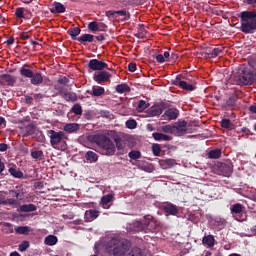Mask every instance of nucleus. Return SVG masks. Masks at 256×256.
Listing matches in <instances>:
<instances>
[{
    "label": "nucleus",
    "mask_w": 256,
    "mask_h": 256,
    "mask_svg": "<svg viewBox=\"0 0 256 256\" xmlns=\"http://www.w3.org/2000/svg\"><path fill=\"white\" fill-rule=\"evenodd\" d=\"M240 30L245 34H253L256 31V12L244 11L240 14Z\"/></svg>",
    "instance_id": "obj_1"
},
{
    "label": "nucleus",
    "mask_w": 256,
    "mask_h": 256,
    "mask_svg": "<svg viewBox=\"0 0 256 256\" xmlns=\"http://www.w3.org/2000/svg\"><path fill=\"white\" fill-rule=\"evenodd\" d=\"M113 256H123L131 247V243L126 239L112 238L108 243Z\"/></svg>",
    "instance_id": "obj_2"
},
{
    "label": "nucleus",
    "mask_w": 256,
    "mask_h": 256,
    "mask_svg": "<svg viewBox=\"0 0 256 256\" xmlns=\"http://www.w3.org/2000/svg\"><path fill=\"white\" fill-rule=\"evenodd\" d=\"M96 144L101 149L103 155L113 156L116 152L114 143L105 135L98 136L95 139Z\"/></svg>",
    "instance_id": "obj_3"
},
{
    "label": "nucleus",
    "mask_w": 256,
    "mask_h": 256,
    "mask_svg": "<svg viewBox=\"0 0 256 256\" xmlns=\"http://www.w3.org/2000/svg\"><path fill=\"white\" fill-rule=\"evenodd\" d=\"M237 84L240 86H249L255 83L256 78L250 71H242V74L236 76Z\"/></svg>",
    "instance_id": "obj_4"
},
{
    "label": "nucleus",
    "mask_w": 256,
    "mask_h": 256,
    "mask_svg": "<svg viewBox=\"0 0 256 256\" xmlns=\"http://www.w3.org/2000/svg\"><path fill=\"white\" fill-rule=\"evenodd\" d=\"M141 221L143 223L145 233L154 232L160 225L158 220L151 215L144 216Z\"/></svg>",
    "instance_id": "obj_5"
},
{
    "label": "nucleus",
    "mask_w": 256,
    "mask_h": 256,
    "mask_svg": "<svg viewBox=\"0 0 256 256\" xmlns=\"http://www.w3.org/2000/svg\"><path fill=\"white\" fill-rule=\"evenodd\" d=\"M48 134L50 135V144L54 149H59V144L64 139L65 134L61 131L56 132L55 130H49Z\"/></svg>",
    "instance_id": "obj_6"
},
{
    "label": "nucleus",
    "mask_w": 256,
    "mask_h": 256,
    "mask_svg": "<svg viewBox=\"0 0 256 256\" xmlns=\"http://www.w3.org/2000/svg\"><path fill=\"white\" fill-rule=\"evenodd\" d=\"M172 85L178 86L185 91L192 92L196 89L195 84L189 83L188 81H182L181 76H177L171 81Z\"/></svg>",
    "instance_id": "obj_7"
},
{
    "label": "nucleus",
    "mask_w": 256,
    "mask_h": 256,
    "mask_svg": "<svg viewBox=\"0 0 256 256\" xmlns=\"http://www.w3.org/2000/svg\"><path fill=\"white\" fill-rule=\"evenodd\" d=\"M88 68L91 71H103L104 69H108V65L104 60H97L96 58H93L92 60H89L88 62Z\"/></svg>",
    "instance_id": "obj_8"
},
{
    "label": "nucleus",
    "mask_w": 256,
    "mask_h": 256,
    "mask_svg": "<svg viewBox=\"0 0 256 256\" xmlns=\"http://www.w3.org/2000/svg\"><path fill=\"white\" fill-rule=\"evenodd\" d=\"M230 210L237 221L242 222L245 220V218H243L245 207L242 204H234L231 206Z\"/></svg>",
    "instance_id": "obj_9"
},
{
    "label": "nucleus",
    "mask_w": 256,
    "mask_h": 256,
    "mask_svg": "<svg viewBox=\"0 0 256 256\" xmlns=\"http://www.w3.org/2000/svg\"><path fill=\"white\" fill-rule=\"evenodd\" d=\"M168 107L167 103L162 102L159 105L152 106L147 110V113L150 117H156L162 114L163 110Z\"/></svg>",
    "instance_id": "obj_10"
},
{
    "label": "nucleus",
    "mask_w": 256,
    "mask_h": 256,
    "mask_svg": "<svg viewBox=\"0 0 256 256\" xmlns=\"http://www.w3.org/2000/svg\"><path fill=\"white\" fill-rule=\"evenodd\" d=\"M111 77H112L111 74L102 70V71H99L97 74H94L93 80L98 84H102V83L109 82Z\"/></svg>",
    "instance_id": "obj_11"
},
{
    "label": "nucleus",
    "mask_w": 256,
    "mask_h": 256,
    "mask_svg": "<svg viewBox=\"0 0 256 256\" xmlns=\"http://www.w3.org/2000/svg\"><path fill=\"white\" fill-rule=\"evenodd\" d=\"M59 94L60 96L66 101V102H76L77 101V95L76 93L70 92L68 93L66 89L63 87L59 88Z\"/></svg>",
    "instance_id": "obj_12"
},
{
    "label": "nucleus",
    "mask_w": 256,
    "mask_h": 256,
    "mask_svg": "<svg viewBox=\"0 0 256 256\" xmlns=\"http://www.w3.org/2000/svg\"><path fill=\"white\" fill-rule=\"evenodd\" d=\"M114 195L112 193H109L107 195H104L102 198H101V201H100V205L104 208V209H108L113 201H114Z\"/></svg>",
    "instance_id": "obj_13"
},
{
    "label": "nucleus",
    "mask_w": 256,
    "mask_h": 256,
    "mask_svg": "<svg viewBox=\"0 0 256 256\" xmlns=\"http://www.w3.org/2000/svg\"><path fill=\"white\" fill-rule=\"evenodd\" d=\"M224 49V46L221 45L216 46V48H207L206 54H208L211 58H215L223 54Z\"/></svg>",
    "instance_id": "obj_14"
},
{
    "label": "nucleus",
    "mask_w": 256,
    "mask_h": 256,
    "mask_svg": "<svg viewBox=\"0 0 256 256\" xmlns=\"http://www.w3.org/2000/svg\"><path fill=\"white\" fill-rule=\"evenodd\" d=\"M0 84L14 86L15 85V77H13L9 74H3L0 76Z\"/></svg>",
    "instance_id": "obj_15"
},
{
    "label": "nucleus",
    "mask_w": 256,
    "mask_h": 256,
    "mask_svg": "<svg viewBox=\"0 0 256 256\" xmlns=\"http://www.w3.org/2000/svg\"><path fill=\"white\" fill-rule=\"evenodd\" d=\"M66 8L65 6H63V4H61V2H53L51 8H50V12L53 14H61V13H65Z\"/></svg>",
    "instance_id": "obj_16"
},
{
    "label": "nucleus",
    "mask_w": 256,
    "mask_h": 256,
    "mask_svg": "<svg viewBox=\"0 0 256 256\" xmlns=\"http://www.w3.org/2000/svg\"><path fill=\"white\" fill-rule=\"evenodd\" d=\"M99 214H100L99 211L90 209L85 212L84 219L86 222H92L99 216Z\"/></svg>",
    "instance_id": "obj_17"
},
{
    "label": "nucleus",
    "mask_w": 256,
    "mask_h": 256,
    "mask_svg": "<svg viewBox=\"0 0 256 256\" xmlns=\"http://www.w3.org/2000/svg\"><path fill=\"white\" fill-rule=\"evenodd\" d=\"M174 129L176 130V133L178 135H183L187 132V122L186 121H179L176 123V126H174Z\"/></svg>",
    "instance_id": "obj_18"
},
{
    "label": "nucleus",
    "mask_w": 256,
    "mask_h": 256,
    "mask_svg": "<svg viewBox=\"0 0 256 256\" xmlns=\"http://www.w3.org/2000/svg\"><path fill=\"white\" fill-rule=\"evenodd\" d=\"M30 83L33 86H39V85L43 84V74L42 73L32 74V77L30 78Z\"/></svg>",
    "instance_id": "obj_19"
},
{
    "label": "nucleus",
    "mask_w": 256,
    "mask_h": 256,
    "mask_svg": "<svg viewBox=\"0 0 256 256\" xmlns=\"http://www.w3.org/2000/svg\"><path fill=\"white\" fill-rule=\"evenodd\" d=\"M165 213L169 214V215H177L179 210L177 208V206L171 204V203H167L164 207H163Z\"/></svg>",
    "instance_id": "obj_20"
},
{
    "label": "nucleus",
    "mask_w": 256,
    "mask_h": 256,
    "mask_svg": "<svg viewBox=\"0 0 256 256\" xmlns=\"http://www.w3.org/2000/svg\"><path fill=\"white\" fill-rule=\"evenodd\" d=\"M0 204L2 205H9V206H12L14 208H17V206H19L21 203H19V201L17 199H13V198H10V199H0Z\"/></svg>",
    "instance_id": "obj_21"
},
{
    "label": "nucleus",
    "mask_w": 256,
    "mask_h": 256,
    "mask_svg": "<svg viewBox=\"0 0 256 256\" xmlns=\"http://www.w3.org/2000/svg\"><path fill=\"white\" fill-rule=\"evenodd\" d=\"M152 137L156 140V141H171L172 137L169 135H165L162 133H153Z\"/></svg>",
    "instance_id": "obj_22"
},
{
    "label": "nucleus",
    "mask_w": 256,
    "mask_h": 256,
    "mask_svg": "<svg viewBox=\"0 0 256 256\" xmlns=\"http://www.w3.org/2000/svg\"><path fill=\"white\" fill-rule=\"evenodd\" d=\"M81 33L80 28H78L77 26L75 28H70L69 30H67V34L71 36L72 40H77L78 38L77 36Z\"/></svg>",
    "instance_id": "obj_23"
},
{
    "label": "nucleus",
    "mask_w": 256,
    "mask_h": 256,
    "mask_svg": "<svg viewBox=\"0 0 256 256\" xmlns=\"http://www.w3.org/2000/svg\"><path fill=\"white\" fill-rule=\"evenodd\" d=\"M37 210V206L34 204H24L20 206V211L24 213H29Z\"/></svg>",
    "instance_id": "obj_24"
},
{
    "label": "nucleus",
    "mask_w": 256,
    "mask_h": 256,
    "mask_svg": "<svg viewBox=\"0 0 256 256\" xmlns=\"http://www.w3.org/2000/svg\"><path fill=\"white\" fill-rule=\"evenodd\" d=\"M14 230H15L16 234L29 235V232H31V227L19 226V227H16Z\"/></svg>",
    "instance_id": "obj_25"
},
{
    "label": "nucleus",
    "mask_w": 256,
    "mask_h": 256,
    "mask_svg": "<svg viewBox=\"0 0 256 256\" xmlns=\"http://www.w3.org/2000/svg\"><path fill=\"white\" fill-rule=\"evenodd\" d=\"M94 40V36L93 34H82V36H80V38H77V41L80 43H92Z\"/></svg>",
    "instance_id": "obj_26"
},
{
    "label": "nucleus",
    "mask_w": 256,
    "mask_h": 256,
    "mask_svg": "<svg viewBox=\"0 0 256 256\" xmlns=\"http://www.w3.org/2000/svg\"><path fill=\"white\" fill-rule=\"evenodd\" d=\"M85 158L89 163H95L98 161V155L93 151H88L85 154Z\"/></svg>",
    "instance_id": "obj_27"
},
{
    "label": "nucleus",
    "mask_w": 256,
    "mask_h": 256,
    "mask_svg": "<svg viewBox=\"0 0 256 256\" xmlns=\"http://www.w3.org/2000/svg\"><path fill=\"white\" fill-rule=\"evenodd\" d=\"M25 67H29V65H25L24 67H22L20 69V75L24 78H28V79H31V77H33V71L25 68Z\"/></svg>",
    "instance_id": "obj_28"
},
{
    "label": "nucleus",
    "mask_w": 256,
    "mask_h": 256,
    "mask_svg": "<svg viewBox=\"0 0 256 256\" xmlns=\"http://www.w3.org/2000/svg\"><path fill=\"white\" fill-rule=\"evenodd\" d=\"M202 243L208 247H213L215 245V238L213 235L205 236Z\"/></svg>",
    "instance_id": "obj_29"
},
{
    "label": "nucleus",
    "mask_w": 256,
    "mask_h": 256,
    "mask_svg": "<svg viewBox=\"0 0 256 256\" xmlns=\"http://www.w3.org/2000/svg\"><path fill=\"white\" fill-rule=\"evenodd\" d=\"M115 90L119 94L129 93L131 91L130 87L125 83L117 85Z\"/></svg>",
    "instance_id": "obj_30"
},
{
    "label": "nucleus",
    "mask_w": 256,
    "mask_h": 256,
    "mask_svg": "<svg viewBox=\"0 0 256 256\" xmlns=\"http://www.w3.org/2000/svg\"><path fill=\"white\" fill-rule=\"evenodd\" d=\"M90 94L94 97H100L105 94V89L103 87L94 86Z\"/></svg>",
    "instance_id": "obj_31"
},
{
    "label": "nucleus",
    "mask_w": 256,
    "mask_h": 256,
    "mask_svg": "<svg viewBox=\"0 0 256 256\" xmlns=\"http://www.w3.org/2000/svg\"><path fill=\"white\" fill-rule=\"evenodd\" d=\"M59 240L57 239V236L55 235H49L45 238L44 243L48 246H53L57 244Z\"/></svg>",
    "instance_id": "obj_32"
},
{
    "label": "nucleus",
    "mask_w": 256,
    "mask_h": 256,
    "mask_svg": "<svg viewBox=\"0 0 256 256\" xmlns=\"http://www.w3.org/2000/svg\"><path fill=\"white\" fill-rule=\"evenodd\" d=\"M165 115L169 117L170 120H176L179 116V112L176 109H169L165 112Z\"/></svg>",
    "instance_id": "obj_33"
},
{
    "label": "nucleus",
    "mask_w": 256,
    "mask_h": 256,
    "mask_svg": "<svg viewBox=\"0 0 256 256\" xmlns=\"http://www.w3.org/2000/svg\"><path fill=\"white\" fill-rule=\"evenodd\" d=\"M79 130V125L76 123L67 124L64 126V131L68 133H74Z\"/></svg>",
    "instance_id": "obj_34"
},
{
    "label": "nucleus",
    "mask_w": 256,
    "mask_h": 256,
    "mask_svg": "<svg viewBox=\"0 0 256 256\" xmlns=\"http://www.w3.org/2000/svg\"><path fill=\"white\" fill-rule=\"evenodd\" d=\"M238 100V96L236 94H233L227 101L225 104V107L227 108H232L236 105V102Z\"/></svg>",
    "instance_id": "obj_35"
},
{
    "label": "nucleus",
    "mask_w": 256,
    "mask_h": 256,
    "mask_svg": "<svg viewBox=\"0 0 256 256\" xmlns=\"http://www.w3.org/2000/svg\"><path fill=\"white\" fill-rule=\"evenodd\" d=\"M31 157L34 160H43L45 159V155L43 154L42 150H38V151H31Z\"/></svg>",
    "instance_id": "obj_36"
},
{
    "label": "nucleus",
    "mask_w": 256,
    "mask_h": 256,
    "mask_svg": "<svg viewBox=\"0 0 256 256\" xmlns=\"http://www.w3.org/2000/svg\"><path fill=\"white\" fill-rule=\"evenodd\" d=\"M222 155V151L220 149L211 150L208 153V158L210 159H219Z\"/></svg>",
    "instance_id": "obj_37"
},
{
    "label": "nucleus",
    "mask_w": 256,
    "mask_h": 256,
    "mask_svg": "<svg viewBox=\"0 0 256 256\" xmlns=\"http://www.w3.org/2000/svg\"><path fill=\"white\" fill-rule=\"evenodd\" d=\"M133 228H134V231L136 232H145V228L142 220L135 221L133 223Z\"/></svg>",
    "instance_id": "obj_38"
},
{
    "label": "nucleus",
    "mask_w": 256,
    "mask_h": 256,
    "mask_svg": "<svg viewBox=\"0 0 256 256\" xmlns=\"http://www.w3.org/2000/svg\"><path fill=\"white\" fill-rule=\"evenodd\" d=\"M9 173H10L13 177H15V178H18V179L23 178V172H21V170H19V169L10 168V169H9Z\"/></svg>",
    "instance_id": "obj_39"
},
{
    "label": "nucleus",
    "mask_w": 256,
    "mask_h": 256,
    "mask_svg": "<svg viewBox=\"0 0 256 256\" xmlns=\"http://www.w3.org/2000/svg\"><path fill=\"white\" fill-rule=\"evenodd\" d=\"M8 194L11 195L12 197H16L18 199L25 196V193L21 192L20 190H9Z\"/></svg>",
    "instance_id": "obj_40"
},
{
    "label": "nucleus",
    "mask_w": 256,
    "mask_h": 256,
    "mask_svg": "<svg viewBox=\"0 0 256 256\" xmlns=\"http://www.w3.org/2000/svg\"><path fill=\"white\" fill-rule=\"evenodd\" d=\"M127 256H144L140 248L134 247Z\"/></svg>",
    "instance_id": "obj_41"
},
{
    "label": "nucleus",
    "mask_w": 256,
    "mask_h": 256,
    "mask_svg": "<svg viewBox=\"0 0 256 256\" xmlns=\"http://www.w3.org/2000/svg\"><path fill=\"white\" fill-rule=\"evenodd\" d=\"M149 103H146L145 101L141 100L139 103H138V106L136 108V110L138 112H143L145 109H147L149 107Z\"/></svg>",
    "instance_id": "obj_42"
},
{
    "label": "nucleus",
    "mask_w": 256,
    "mask_h": 256,
    "mask_svg": "<svg viewBox=\"0 0 256 256\" xmlns=\"http://www.w3.org/2000/svg\"><path fill=\"white\" fill-rule=\"evenodd\" d=\"M128 156L132 160H137L141 158V153L140 151L132 150L131 152H129Z\"/></svg>",
    "instance_id": "obj_43"
},
{
    "label": "nucleus",
    "mask_w": 256,
    "mask_h": 256,
    "mask_svg": "<svg viewBox=\"0 0 256 256\" xmlns=\"http://www.w3.org/2000/svg\"><path fill=\"white\" fill-rule=\"evenodd\" d=\"M15 15L18 19H25V8H16Z\"/></svg>",
    "instance_id": "obj_44"
},
{
    "label": "nucleus",
    "mask_w": 256,
    "mask_h": 256,
    "mask_svg": "<svg viewBox=\"0 0 256 256\" xmlns=\"http://www.w3.org/2000/svg\"><path fill=\"white\" fill-rule=\"evenodd\" d=\"M71 112L74 113L75 115L79 116L82 114V107L80 104H75L72 109Z\"/></svg>",
    "instance_id": "obj_45"
},
{
    "label": "nucleus",
    "mask_w": 256,
    "mask_h": 256,
    "mask_svg": "<svg viewBox=\"0 0 256 256\" xmlns=\"http://www.w3.org/2000/svg\"><path fill=\"white\" fill-rule=\"evenodd\" d=\"M221 126L222 128H225L227 130H231L232 129V123L229 119H223L221 121Z\"/></svg>",
    "instance_id": "obj_46"
},
{
    "label": "nucleus",
    "mask_w": 256,
    "mask_h": 256,
    "mask_svg": "<svg viewBox=\"0 0 256 256\" xmlns=\"http://www.w3.org/2000/svg\"><path fill=\"white\" fill-rule=\"evenodd\" d=\"M88 29L92 33H95L98 31V22H89L88 24Z\"/></svg>",
    "instance_id": "obj_47"
},
{
    "label": "nucleus",
    "mask_w": 256,
    "mask_h": 256,
    "mask_svg": "<svg viewBox=\"0 0 256 256\" xmlns=\"http://www.w3.org/2000/svg\"><path fill=\"white\" fill-rule=\"evenodd\" d=\"M30 244L29 241H23L19 246H18V250L20 252H24L29 248Z\"/></svg>",
    "instance_id": "obj_48"
},
{
    "label": "nucleus",
    "mask_w": 256,
    "mask_h": 256,
    "mask_svg": "<svg viewBox=\"0 0 256 256\" xmlns=\"http://www.w3.org/2000/svg\"><path fill=\"white\" fill-rule=\"evenodd\" d=\"M220 169L222 172L226 173V174H230L232 172V169L229 165L222 163L220 166Z\"/></svg>",
    "instance_id": "obj_49"
},
{
    "label": "nucleus",
    "mask_w": 256,
    "mask_h": 256,
    "mask_svg": "<svg viewBox=\"0 0 256 256\" xmlns=\"http://www.w3.org/2000/svg\"><path fill=\"white\" fill-rule=\"evenodd\" d=\"M35 127H33V126H28L27 128H26V132H25V134H24V136L25 137H27V136H33L34 134H35Z\"/></svg>",
    "instance_id": "obj_50"
},
{
    "label": "nucleus",
    "mask_w": 256,
    "mask_h": 256,
    "mask_svg": "<svg viewBox=\"0 0 256 256\" xmlns=\"http://www.w3.org/2000/svg\"><path fill=\"white\" fill-rule=\"evenodd\" d=\"M152 151H153V154H154L155 156H160V153H161V147H160V145L154 144L153 147H152Z\"/></svg>",
    "instance_id": "obj_51"
},
{
    "label": "nucleus",
    "mask_w": 256,
    "mask_h": 256,
    "mask_svg": "<svg viewBox=\"0 0 256 256\" xmlns=\"http://www.w3.org/2000/svg\"><path fill=\"white\" fill-rule=\"evenodd\" d=\"M114 142L116 143V147L115 149L117 148L118 150H123L124 149V146L122 144V140L118 137L114 138Z\"/></svg>",
    "instance_id": "obj_52"
},
{
    "label": "nucleus",
    "mask_w": 256,
    "mask_h": 256,
    "mask_svg": "<svg viewBox=\"0 0 256 256\" xmlns=\"http://www.w3.org/2000/svg\"><path fill=\"white\" fill-rule=\"evenodd\" d=\"M116 15H120L121 17L127 16V19L130 18L129 12H126V10H115Z\"/></svg>",
    "instance_id": "obj_53"
},
{
    "label": "nucleus",
    "mask_w": 256,
    "mask_h": 256,
    "mask_svg": "<svg viewBox=\"0 0 256 256\" xmlns=\"http://www.w3.org/2000/svg\"><path fill=\"white\" fill-rule=\"evenodd\" d=\"M136 126H137V123H136L135 120H128V121L126 122V127H127L128 129H135Z\"/></svg>",
    "instance_id": "obj_54"
},
{
    "label": "nucleus",
    "mask_w": 256,
    "mask_h": 256,
    "mask_svg": "<svg viewBox=\"0 0 256 256\" xmlns=\"http://www.w3.org/2000/svg\"><path fill=\"white\" fill-rule=\"evenodd\" d=\"M179 57V54H176V52H172L170 54L169 62L175 63Z\"/></svg>",
    "instance_id": "obj_55"
},
{
    "label": "nucleus",
    "mask_w": 256,
    "mask_h": 256,
    "mask_svg": "<svg viewBox=\"0 0 256 256\" xmlns=\"http://www.w3.org/2000/svg\"><path fill=\"white\" fill-rule=\"evenodd\" d=\"M107 26L104 24V22H98V31L106 32Z\"/></svg>",
    "instance_id": "obj_56"
},
{
    "label": "nucleus",
    "mask_w": 256,
    "mask_h": 256,
    "mask_svg": "<svg viewBox=\"0 0 256 256\" xmlns=\"http://www.w3.org/2000/svg\"><path fill=\"white\" fill-rule=\"evenodd\" d=\"M69 83V79L66 77H60L58 80V84L60 85H67Z\"/></svg>",
    "instance_id": "obj_57"
},
{
    "label": "nucleus",
    "mask_w": 256,
    "mask_h": 256,
    "mask_svg": "<svg viewBox=\"0 0 256 256\" xmlns=\"http://www.w3.org/2000/svg\"><path fill=\"white\" fill-rule=\"evenodd\" d=\"M100 115L103 118H107V119H111L112 118V114L109 111H101Z\"/></svg>",
    "instance_id": "obj_58"
},
{
    "label": "nucleus",
    "mask_w": 256,
    "mask_h": 256,
    "mask_svg": "<svg viewBox=\"0 0 256 256\" xmlns=\"http://www.w3.org/2000/svg\"><path fill=\"white\" fill-rule=\"evenodd\" d=\"M136 68H137V66H136V64L134 63V62H130L129 63V65H128V70L130 71V72H135L136 71Z\"/></svg>",
    "instance_id": "obj_59"
},
{
    "label": "nucleus",
    "mask_w": 256,
    "mask_h": 256,
    "mask_svg": "<svg viewBox=\"0 0 256 256\" xmlns=\"http://www.w3.org/2000/svg\"><path fill=\"white\" fill-rule=\"evenodd\" d=\"M156 60H157L158 63L166 62V60H165V58H164V56L162 54H157L156 55Z\"/></svg>",
    "instance_id": "obj_60"
},
{
    "label": "nucleus",
    "mask_w": 256,
    "mask_h": 256,
    "mask_svg": "<svg viewBox=\"0 0 256 256\" xmlns=\"http://www.w3.org/2000/svg\"><path fill=\"white\" fill-rule=\"evenodd\" d=\"M162 55L166 62H170V52H164Z\"/></svg>",
    "instance_id": "obj_61"
},
{
    "label": "nucleus",
    "mask_w": 256,
    "mask_h": 256,
    "mask_svg": "<svg viewBox=\"0 0 256 256\" xmlns=\"http://www.w3.org/2000/svg\"><path fill=\"white\" fill-rule=\"evenodd\" d=\"M25 103L28 105L33 104V97L25 96Z\"/></svg>",
    "instance_id": "obj_62"
},
{
    "label": "nucleus",
    "mask_w": 256,
    "mask_h": 256,
    "mask_svg": "<svg viewBox=\"0 0 256 256\" xmlns=\"http://www.w3.org/2000/svg\"><path fill=\"white\" fill-rule=\"evenodd\" d=\"M162 131L165 133H170L172 131V128H171V126L167 125V126L162 127Z\"/></svg>",
    "instance_id": "obj_63"
},
{
    "label": "nucleus",
    "mask_w": 256,
    "mask_h": 256,
    "mask_svg": "<svg viewBox=\"0 0 256 256\" xmlns=\"http://www.w3.org/2000/svg\"><path fill=\"white\" fill-rule=\"evenodd\" d=\"M249 111H250L252 114H256V105L250 106Z\"/></svg>",
    "instance_id": "obj_64"
}]
</instances>
